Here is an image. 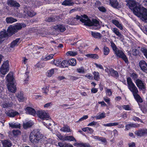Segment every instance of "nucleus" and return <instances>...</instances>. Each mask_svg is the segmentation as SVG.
<instances>
[{
  "mask_svg": "<svg viewBox=\"0 0 147 147\" xmlns=\"http://www.w3.org/2000/svg\"><path fill=\"white\" fill-rule=\"evenodd\" d=\"M94 76V78L95 80L98 81L100 79L99 73L98 72L94 71L93 73Z\"/></svg>",
  "mask_w": 147,
  "mask_h": 147,
  "instance_id": "58836bf2",
  "label": "nucleus"
},
{
  "mask_svg": "<svg viewBox=\"0 0 147 147\" xmlns=\"http://www.w3.org/2000/svg\"><path fill=\"white\" fill-rule=\"evenodd\" d=\"M9 125L13 128H20V124L18 123H9Z\"/></svg>",
  "mask_w": 147,
  "mask_h": 147,
  "instance_id": "7c9ffc66",
  "label": "nucleus"
},
{
  "mask_svg": "<svg viewBox=\"0 0 147 147\" xmlns=\"http://www.w3.org/2000/svg\"><path fill=\"white\" fill-rule=\"evenodd\" d=\"M86 57L90 58H92L94 59H97L98 58V56L96 54H88L86 55Z\"/></svg>",
  "mask_w": 147,
  "mask_h": 147,
  "instance_id": "2f4dec72",
  "label": "nucleus"
},
{
  "mask_svg": "<svg viewBox=\"0 0 147 147\" xmlns=\"http://www.w3.org/2000/svg\"><path fill=\"white\" fill-rule=\"evenodd\" d=\"M139 65L141 69L147 73V64L146 62L144 60L140 61L139 62Z\"/></svg>",
  "mask_w": 147,
  "mask_h": 147,
  "instance_id": "2eb2a0df",
  "label": "nucleus"
},
{
  "mask_svg": "<svg viewBox=\"0 0 147 147\" xmlns=\"http://www.w3.org/2000/svg\"><path fill=\"white\" fill-rule=\"evenodd\" d=\"M88 117V116L87 115H85L83 117L81 118L79 120L77 121V122H79L80 121H82L84 119H87Z\"/></svg>",
  "mask_w": 147,
  "mask_h": 147,
  "instance_id": "69168bd1",
  "label": "nucleus"
},
{
  "mask_svg": "<svg viewBox=\"0 0 147 147\" xmlns=\"http://www.w3.org/2000/svg\"><path fill=\"white\" fill-rule=\"evenodd\" d=\"M60 130L64 132H69L71 131L70 127L67 125H64L63 127L60 129Z\"/></svg>",
  "mask_w": 147,
  "mask_h": 147,
  "instance_id": "c85d7f7f",
  "label": "nucleus"
},
{
  "mask_svg": "<svg viewBox=\"0 0 147 147\" xmlns=\"http://www.w3.org/2000/svg\"><path fill=\"white\" fill-rule=\"evenodd\" d=\"M6 20L7 23H12L17 21L16 19L13 18L11 17L7 18Z\"/></svg>",
  "mask_w": 147,
  "mask_h": 147,
  "instance_id": "473e14b6",
  "label": "nucleus"
},
{
  "mask_svg": "<svg viewBox=\"0 0 147 147\" xmlns=\"http://www.w3.org/2000/svg\"><path fill=\"white\" fill-rule=\"evenodd\" d=\"M137 86L140 89H144L146 88V84L144 81L138 79L134 81Z\"/></svg>",
  "mask_w": 147,
  "mask_h": 147,
  "instance_id": "9d476101",
  "label": "nucleus"
},
{
  "mask_svg": "<svg viewBox=\"0 0 147 147\" xmlns=\"http://www.w3.org/2000/svg\"><path fill=\"white\" fill-rule=\"evenodd\" d=\"M75 140V138L72 136H67L63 139L64 141H74Z\"/></svg>",
  "mask_w": 147,
  "mask_h": 147,
  "instance_id": "c9c22d12",
  "label": "nucleus"
},
{
  "mask_svg": "<svg viewBox=\"0 0 147 147\" xmlns=\"http://www.w3.org/2000/svg\"><path fill=\"white\" fill-rule=\"evenodd\" d=\"M27 14L30 17L34 16L36 14V13L33 11H28L27 12Z\"/></svg>",
  "mask_w": 147,
  "mask_h": 147,
  "instance_id": "3c124183",
  "label": "nucleus"
},
{
  "mask_svg": "<svg viewBox=\"0 0 147 147\" xmlns=\"http://www.w3.org/2000/svg\"><path fill=\"white\" fill-rule=\"evenodd\" d=\"M17 97L18 98V100L20 101H22L24 100V97L23 96V94L21 92L18 93Z\"/></svg>",
  "mask_w": 147,
  "mask_h": 147,
  "instance_id": "4c0bfd02",
  "label": "nucleus"
},
{
  "mask_svg": "<svg viewBox=\"0 0 147 147\" xmlns=\"http://www.w3.org/2000/svg\"><path fill=\"white\" fill-rule=\"evenodd\" d=\"M3 145L5 147H10L11 144L10 141L8 140H5L2 141Z\"/></svg>",
  "mask_w": 147,
  "mask_h": 147,
  "instance_id": "bb28decb",
  "label": "nucleus"
},
{
  "mask_svg": "<svg viewBox=\"0 0 147 147\" xmlns=\"http://www.w3.org/2000/svg\"><path fill=\"white\" fill-rule=\"evenodd\" d=\"M141 51L147 59V49L144 47L142 48Z\"/></svg>",
  "mask_w": 147,
  "mask_h": 147,
  "instance_id": "09e8293b",
  "label": "nucleus"
},
{
  "mask_svg": "<svg viewBox=\"0 0 147 147\" xmlns=\"http://www.w3.org/2000/svg\"><path fill=\"white\" fill-rule=\"evenodd\" d=\"M111 30L117 36H118L117 38L121 40L124 39V36L119 32V30L116 28H112Z\"/></svg>",
  "mask_w": 147,
  "mask_h": 147,
  "instance_id": "ddd939ff",
  "label": "nucleus"
},
{
  "mask_svg": "<svg viewBox=\"0 0 147 147\" xmlns=\"http://www.w3.org/2000/svg\"><path fill=\"white\" fill-rule=\"evenodd\" d=\"M61 61L58 59L55 60L54 61V64L56 66H60V63Z\"/></svg>",
  "mask_w": 147,
  "mask_h": 147,
  "instance_id": "13d9d810",
  "label": "nucleus"
},
{
  "mask_svg": "<svg viewBox=\"0 0 147 147\" xmlns=\"http://www.w3.org/2000/svg\"><path fill=\"white\" fill-rule=\"evenodd\" d=\"M9 70V61L7 60L3 63L1 67L0 71L2 74L4 75Z\"/></svg>",
  "mask_w": 147,
  "mask_h": 147,
  "instance_id": "423d86ee",
  "label": "nucleus"
},
{
  "mask_svg": "<svg viewBox=\"0 0 147 147\" xmlns=\"http://www.w3.org/2000/svg\"><path fill=\"white\" fill-rule=\"evenodd\" d=\"M20 39L19 38H17L11 43L10 45H9L10 50H12L14 49L15 47L17 46L18 44L19 43Z\"/></svg>",
  "mask_w": 147,
  "mask_h": 147,
  "instance_id": "f3484780",
  "label": "nucleus"
},
{
  "mask_svg": "<svg viewBox=\"0 0 147 147\" xmlns=\"http://www.w3.org/2000/svg\"><path fill=\"white\" fill-rule=\"evenodd\" d=\"M112 22L121 30H122L123 29L122 25L117 20H112Z\"/></svg>",
  "mask_w": 147,
  "mask_h": 147,
  "instance_id": "4be33fe9",
  "label": "nucleus"
},
{
  "mask_svg": "<svg viewBox=\"0 0 147 147\" xmlns=\"http://www.w3.org/2000/svg\"><path fill=\"white\" fill-rule=\"evenodd\" d=\"M38 116L42 120H47L49 117L48 114L45 111H39L37 112Z\"/></svg>",
  "mask_w": 147,
  "mask_h": 147,
  "instance_id": "1a4fd4ad",
  "label": "nucleus"
},
{
  "mask_svg": "<svg viewBox=\"0 0 147 147\" xmlns=\"http://www.w3.org/2000/svg\"><path fill=\"white\" fill-rule=\"evenodd\" d=\"M123 108L127 111L131 110V108L128 105H123Z\"/></svg>",
  "mask_w": 147,
  "mask_h": 147,
  "instance_id": "5fc2aeb1",
  "label": "nucleus"
},
{
  "mask_svg": "<svg viewBox=\"0 0 147 147\" xmlns=\"http://www.w3.org/2000/svg\"><path fill=\"white\" fill-rule=\"evenodd\" d=\"M77 71L79 73H83L84 72V69L82 67L77 69Z\"/></svg>",
  "mask_w": 147,
  "mask_h": 147,
  "instance_id": "052dcab7",
  "label": "nucleus"
},
{
  "mask_svg": "<svg viewBox=\"0 0 147 147\" xmlns=\"http://www.w3.org/2000/svg\"><path fill=\"white\" fill-rule=\"evenodd\" d=\"M132 54L133 55L136 56L139 54V51L136 49H134L132 50Z\"/></svg>",
  "mask_w": 147,
  "mask_h": 147,
  "instance_id": "864d4df0",
  "label": "nucleus"
},
{
  "mask_svg": "<svg viewBox=\"0 0 147 147\" xmlns=\"http://www.w3.org/2000/svg\"><path fill=\"white\" fill-rule=\"evenodd\" d=\"M7 4L9 6L11 7H19L20 6V5L18 3L13 0H8Z\"/></svg>",
  "mask_w": 147,
  "mask_h": 147,
  "instance_id": "a211bd4d",
  "label": "nucleus"
},
{
  "mask_svg": "<svg viewBox=\"0 0 147 147\" xmlns=\"http://www.w3.org/2000/svg\"><path fill=\"white\" fill-rule=\"evenodd\" d=\"M105 71L107 73L109 76H111L116 78H117L119 76V75L117 71L112 68L108 69L107 68L105 69Z\"/></svg>",
  "mask_w": 147,
  "mask_h": 147,
  "instance_id": "0eeeda50",
  "label": "nucleus"
},
{
  "mask_svg": "<svg viewBox=\"0 0 147 147\" xmlns=\"http://www.w3.org/2000/svg\"><path fill=\"white\" fill-rule=\"evenodd\" d=\"M135 134L137 136L139 137L144 136L145 135H147V129H140L135 131Z\"/></svg>",
  "mask_w": 147,
  "mask_h": 147,
  "instance_id": "f8f14e48",
  "label": "nucleus"
},
{
  "mask_svg": "<svg viewBox=\"0 0 147 147\" xmlns=\"http://www.w3.org/2000/svg\"><path fill=\"white\" fill-rule=\"evenodd\" d=\"M98 9L100 11L102 12H105L106 11L105 8L103 7H98Z\"/></svg>",
  "mask_w": 147,
  "mask_h": 147,
  "instance_id": "0e129e2a",
  "label": "nucleus"
},
{
  "mask_svg": "<svg viewBox=\"0 0 147 147\" xmlns=\"http://www.w3.org/2000/svg\"><path fill=\"white\" fill-rule=\"evenodd\" d=\"M53 28L55 30H59L61 32H64L66 30L65 26L62 24L54 26H53Z\"/></svg>",
  "mask_w": 147,
  "mask_h": 147,
  "instance_id": "dca6fc26",
  "label": "nucleus"
},
{
  "mask_svg": "<svg viewBox=\"0 0 147 147\" xmlns=\"http://www.w3.org/2000/svg\"><path fill=\"white\" fill-rule=\"evenodd\" d=\"M103 52L104 55H107L110 52L109 48L106 46H105L103 49Z\"/></svg>",
  "mask_w": 147,
  "mask_h": 147,
  "instance_id": "37998d69",
  "label": "nucleus"
},
{
  "mask_svg": "<svg viewBox=\"0 0 147 147\" xmlns=\"http://www.w3.org/2000/svg\"><path fill=\"white\" fill-rule=\"evenodd\" d=\"M114 52L117 57L122 58L126 63L128 62V59L122 51L117 49Z\"/></svg>",
  "mask_w": 147,
  "mask_h": 147,
  "instance_id": "6e6552de",
  "label": "nucleus"
},
{
  "mask_svg": "<svg viewBox=\"0 0 147 147\" xmlns=\"http://www.w3.org/2000/svg\"><path fill=\"white\" fill-rule=\"evenodd\" d=\"M89 22L90 25H88V26H94V28L95 29H98L100 27V25L99 24V22L96 19H94L92 20V22L91 23H90V21L88 20Z\"/></svg>",
  "mask_w": 147,
  "mask_h": 147,
  "instance_id": "4468645a",
  "label": "nucleus"
},
{
  "mask_svg": "<svg viewBox=\"0 0 147 147\" xmlns=\"http://www.w3.org/2000/svg\"><path fill=\"white\" fill-rule=\"evenodd\" d=\"M26 25L24 24H18L14 26H10L7 29L8 33L5 30L0 32V44L5 40V38L8 36H11L17 32L18 30H21L22 27H25Z\"/></svg>",
  "mask_w": 147,
  "mask_h": 147,
  "instance_id": "f257e3e1",
  "label": "nucleus"
},
{
  "mask_svg": "<svg viewBox=\"0 0 147 147\" xmlns=\"http://www.w3.org/2000/svg\"><path fill=\"white\" fill-rule=\"evenodd\" d=\"M68 65L72 66H75L76 64V61L75 59H69L68 61Z\"/></svg>",
  "mask_w": 147,
  "mask_h": 147,
  "instance_id": "f704fd0d",
  "label": "nucleus"
},
{
  "mask_svg": "<svg viewBox=\"0 0 147 147\" xmlns=\"http://www.w3.org/2000/svg\"><path fill=\"white\" fill-rule=\"evenodd\" d=\"M58 146L60 147H74L72 145L69 144L60 142L58 143Z\"/></svg>",
  "mask_w": 147,
  "mask_h": 147,
  "instance_id": "c756f323",
  "label": "nucleus"
},
{
  "mask_svg": "<svg viewBox=\"0 0 147 147\" xmlns=\"http://www.w3.org/2000/svg\"><path fill=\"white\" fill-rule=\"evenodd\" d=\"M110 3L112 6L114 7L118 8L120 7L117 0H110Z\"/></svg>",
  "mask_w": 147,
  "mask_h": 147,
  "instance_id": "412c9836",
  "label": "nucleus"
},
{
  "mask_svg": "<svg viewBox=\"0 0 147 147\" xmlns=\"http://www.w3.org/2000/svg\"><path fill=\"white\" fill-rule=\"evenodd\" d=\"M110 43L111 44V46L114 51L118 49L117 47L115 45L113 41H111L110 42Z\"/></svg>",
  "mask_w": 147,
  "mask_h": 147,
  "instance_id": "8fccbe9b",
  "label": "nucleus"
},
{
  "mask_svg": "<svg viewBox=\"0 0 147 147\" xmlns=\"http://www.w3.org/2000/svg\"><path fill=\"white\" fill-rule=\"evenodd\" d=\"M79 144V147H90V146L88 143H80Z\"/></svg>",
  "mask_w": 147,
  "mask_h": 147,
  "instance_id": "a18cd8bd",
  "label": "nucleus"
},
{
  "mask_svg": "<svg viewBox=\"0 0 147 147\" xmlns=\"http://www.w3.org/2000/svg\"><path fill=\"white\" fill-rule=\"evenodd\" d=\"M33 124V122L31 121L24 122L23 124L24 128L25 129L31 127Z\"/></svg>",
  "mask_w": 147,
  "mask_h": 147,
  "instance_id": "393cba45",
  "label": "nucleus"
},
{
  "mask_svg": "<svg viewBox=\"0 0 147 147\" xmlns=\"http://www.w3.org/2000/svg\"><path fill=\"white\" fill-rule=\"evenodd\" d=\"M49 86H44L43 88H42V92L47 94L49 91Z\"/></svg>",
  "mask_w": 147,
  "mask_h": 147,
  "instance_id": "ea45409f",
  "label": "nucleus"
},
{
  "mask_svg": "<svg viewBox=\"0 0 147 147\" xmlns=\"http://www.w3.org/2000/svg\"><path fill=\"white\" fill-rule=\"evenodd\" d=\"M5 113L8 116L10 117H14L19 114L18 112L13 110H11L8 111H6Z\"/></svg>",
  "mask_w": 147,
  "mask_h": 147,
  "instance_id": "6ab92c4d",
  "label": "nucleus"
},
{
  "mask_svg": "<svg viewBox=\"0 0 147 147\" xmlns=\"http://www.w3.org/2000/svg\"><path fill=\"white\" fill-rule=\"evenodd\" d=\"M106 116L105 114L104 113H102L99 115L96 116L95 118L97 119H99L105 118Z\"/></svg>",
  "mask_w": 147,
  "mask_h": 147,
  "instance_id": "a19ab883",
  "label": "nucleus"
},
{
  "mask_svg": "<svg viewBox=\"0 0 147 147\" xmlns=\"http://www.w3.org/2000/svg\"><path fill=\"white\" fill-rule=\"evenodd\" d=\"M74 4V3L70 0H65L62 3V5L68 6H73Z\"/></svg>",
  "mask_w": 147,
  "mask_h": 147,
  "instance_id": "5701e85b",
  "label": "nucleus"
},
{
  "mask_svg": "<svg viewBox=\"0 0 147 147\" xmlns=\"http://www.w3.org/2000/svg\"><path fill=\"white\" fill-rule=\"evenodd\" d=\"M68 65V61L65 60L63 61L61 63L60 66L62 67H67Z\"/></svg>",
  "mask_w": 147,
  "mask_h": 147,
  "instance_id": "e433bc0d",
  "label": "nucleus"
},
{
  "mask_svg": "<svg viewBox=\"0 0 147 147\" xmlns=\"http://www.w3.org/2000/svg\"><path fill=\"white\" fill-rule=\"evenodd\" d=\"M71 20V19H69L68 20L66 21L67 23L71 25H74V22H71L72 20Z\"/></svg>",
  "mask_w": 147,
  "mask_h": 147,
  "instance_id": "338daca9",
  "label": "nucleus"
},
{
  "mask_svg": "<svg viewBox=\"0 0 147 147\" xmlns=\"http://www.w3.org/2000/svg\"><path fill=\"white\" fill-rule=\"evenodd\" d=\"M43 137L39 129H34L30 133L29 138L32 143L36 144L38 143L42 139Z\"/></svg>",
  "mask_w": 147,
  "mask_h": 147,
  "instance_id": "7ed1b4c3",
  "label": "nucleus"
},
{
  "mask_svg": "<svg viewBox=\"0 0 147 147\" xmlns=\"http://www.w3.org/2000/svg\"><path fill=\"white\" fill-rule=\"evenodd\" d=\"M94 131L93 129L91 128L88 127L87 132L89 134H92Z\"/></svg>",
  "mask_w": 147,
  "mask_h": 147,
  "instance_id": "774afa93",
  "label": "nucleus"
},
{
  "mask_svg": "<svg viewBox=\"0 0 147 147\" xmlns=\"http://www.w3.org/2000/svg\"><path fill=\"white\" fill-rule=\"evenodd\" d=\"M91 34L93 37L96 38L100 39L102 36L101 34L98 32L92 31L91 32Z\"/></svg>",
  "mask_w": 147,
  "mask_h": 147,
  "instance_id": "a878e982",
  "label": "nucleus"
},
{
  "mask_svg": "<svg viewBox=\"0 0 147 147\" xmlns=\"http://www.w3.org/2000/svg\"><path fill=\"white\" fill-rule=\"evenodd\" d=\"M125 131L128 130L131 128L133 127L131 123H130L129 124H127L125 126Z\"/></svg>",
  "mask_w": 147,
  "mask_h": 147,
  "instance_id": "bf43d9fd",
  "label": "nucleus"
},
{
  "mask_svg": "<svg viewBox=\"0 0 147 147\" xmlns=\"http://www.w3.org/2000/svg\"><path fill=\"white\" fill-rule=\"evenodd\" d=\"M136 16L141 18L143 21L147 20V9L141 5H137L132 10Z\"/></svg>",
  "mask_w": 147,
  "mask_h": 147,
  "instance_id": "f03ea898",
  "label": "nucleus"
},
{
  "mask_svg": "<svg viewBox=\"0 0 147 147\" xmlns=\"http://www.w3.org/2000/svg\"><path fill=\"white\" fill-rule=\"evenodd\" d=\"M127 5L131 10L134 8L138 5L137 3L134 0H127Z\"/></svg>",
  "mask_w": 147,
  "mask_h": 147,
  "instance_id": "9b49d317",
  "label": "nucleus"
},
{
  "mask_svg": "<svg viewBox=\"0 0 147 147\" xmlns=\"http://www.w3.org/2000/svg\"><path fill=\"white\" fill-rule=\"evenodd\" d=\"M6 79L8 83L7 84V88L10 92L15 93L16 91V86L14 83L13 78V73L9 72L7 76Z\"/></svg>",
  "mask_w": 147,
  "mask_h": 147,
  "instance_id": "20e7f679",
  "label": "nucleus"
},
{
  "mask_svg": "<svg viewBox=\"0 0 147 147\" xmlns=\"http://www.w3.org/2000/svg\"><path fill=\"white\" fill-rule=\"evenodd\" d=\"M105 89L106 95L109 96H111L112 95V93L111 90L110 89H108L107 88H105Z\"/></svg>",
  "mask_w": 147,
  "mask_h": 147,
  "instance_id": "c03bdc74",
  "label": "nucleus"
},
{
  "mask_svg": "<svg viewBox=\"0 0 147 147\" xmlns=\"http://www.w3.org/2000/svg\"><path fill=\"white\" fill-rule=\"evenodd\" d=\"M94 65H95L96 66L97 68H98L100 69L104 70V68H103V67L100 64H98L96 63H94Z\"/></svg>",
  "mask_w": 147,
  "mask_h": 147,
  "instance_id": "680f3d73",
  "label": "nucleus"
},
{
  "mask_svg": "<svg viewBox=\"0 0 147 147\" xmlns=\"http://www.w3.org/2000/svg\"><path fill=\"white\" fill-rule=\"evenodd\" d=\"M97 123V122L94 121L88 124V126H94L96 125Z\"/></svg>",
  "mask_w": 147,
  "mask_h": 147,
  "instance_id": "e2e57ef3",
  "label": "nucleus"
},
{
  "mask_svg": "<svg viewBox=\"0 0 147 147\" xmlns=\"http://www.w3.org/2000/svg\"><path fill=\"white\" fill-rule=\"evenodd\" d=\"M55 19L54 17H49L47 18L46 20L49 22H55Z\"/></svg>",
  "mask_w": 147,
  "mask_h": 147,
  "instance_id": "603ef678",
  "label": "nucleus"
},
{
  "mask_svg": "<svg viewBox=\"0 0 147 147\" xmlns=\"http://www.w3.org/2000/svg\"><path fill=\"white\" fill-rule=\"evenodd\" d=\"M54 55L50 54L47 56L45 58L44 60L45 61L51 59L53 58Z\"/></svg>",
  "mask_w": 147,
  "mask_h": 147,
  "instance_id": "4d7b16f0",
  "label": "nucleus"
},
{
  "mask_svg": "<svg viewBox=\"0 0 147 147\" xmlns=\"http://www.w3.org/2000/svg\"><path fill=\"white\" fill-rule=\"evenodd\" d=\"M77 52L76 51H69L66 53V55L68 56H75L77 55Z\"/></svg>",
  "mask_w": 147,
  "mask_h": 147,
  "instance_id": "72a5a7b5",
  "label": "nucleus"
},
{
  "mask_svg": "<svg viewBox=\"0 0 147 147\" xmlns=\"http://www.w3.org/2000/svg\"><path fill=\"white\" fill-rule=\"evenodd\" d=\"M54 73V69H53L49 70L46 74V75L48 77H51Z\"/></svg>",
  "mask_w": 147,
  "mask_h": 147,
  "instance_id": "79ce46f5",
  "label": "nucleus"
},
{
  "mask_svg": "<svg viewBox=\"0 0 147 147\" xmlns=\"http://www.w3.org/2000/svg\"><path fill=\"white\" fill-rule=\"evenodd\" d=\"M132 120H134V121H140L141 123H143V121L141 119H140L139 118L136 117L135 116H134L132 118Z\"/></svg>",
  "mask_w": 147,
  "mask_h": 147,
  "instance_id": "6e6d98bb",
  "label": "nucleus"
},
{
  "mask_svg": "<svg viewBox=\"0 0 147 147\" xmlns=\"http://www.w3.org/2000/svg\"><path fill=\"white\" fill-rule=\"evenodd\" d=\"M131 77L132 78V79L135 81L138 79V75L136 73H133L131 74Z\"/></svg>",
  "mask_w": 147,
  "mask_h": 147,
  "instance_id": "de8ad7c7",
  "label": "nucleus"
},
{
  "mask_svg": "<svg viewBox=\"0 0 147 147\" xmlns=\"http://www.w3.org/2000/svg\"><path fill=\"white\" fill-rule=\"evenodd\" d=\"M127 82L128 88L132 92L133 94L136 92H138L137 88L133 82L130 78L128 77L127 78Z\"/></svg>",
  "mask_w": 147,
  "mask_h": 147,
  "instance_id": "39448f33",
  "label": "nucleus"
},
{
  "mask_svg": "<svg viewBox=\"0 0 147 147\" xmlns=\"http://www.w3.org/2000/svg\"><path fill=\"white\" fill-rule=\"evenodd\" d=\"M138 92H136L133 94L135 99L138 102H142V100L140 96L138 94Z\"/></svg>",
  "mask_w": 147,
  "mask_h": 147,
  "instance_id": "cd10ccee",
  "label": "nucleus"
},
{
  "mask_svg": "<svg viewBox=\"0 0 147 147\" xmlns=\"http://www.w3.org/2000/svg\"><path fill=\"white\" fill-rule=\"evenodd\" d=\"M25 111L26 113L32 115H35L36 113L35 110L34 109L29 107H27L25 109Z\"/></svg>",
  "mask_w": 147,
  "mask_h": 147,
  "instance_id": "aec40b11",
  "label": "nucleus"
},
{
  "mask_svg": "<svg viewBox=\"0 0 147 147\" xmlns=\"http://www.w3.org/2000/svg\"><path fill=\"white\" fill-rule=\"evenodd\" d=\"M13 135L15 136H17L20 134V131L18 130L14 129L12 131Z\"/></svg>",
  "mask_w": 147,
  "mask_h": 147,
  "instance_id": "49530a36",
  "label": "nucleus"
},
{
  "mask_svg": "<svg viewBox=\"0 0 147 147\" xmlns=\"http://www.w3.org/2000/svg\"><path fill=\"white\" fill-rule=\"evenodd\" d=\"M77 20H80L81 22L82 23H84V24L86 25H90L89 22L88 20H86L82 18L81 17V16L77 15L76 16V18H75Z\"/></svg>",
  "mask_w": 147,
  "mask_h": 147,
  "instance_id": "b1692460",
  "label": "nucleus"
}]
</instances>
